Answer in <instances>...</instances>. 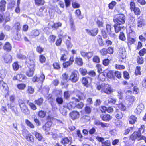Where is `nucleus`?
<instances>
[{"label": "nucleus", "instance_id": "obj_1", "mask_svg": "<svg viewBox=\"0 0 146 146\" xmlns=\"http://www.w3.org/2000/svg\"><path fill=\"white\" fill-rule=\"evenodd\" d=\"M84 96L83 94L82 93H80L76 95V97H72L71 99L73 100L72 102H70L67 104L66 106L67 108L69 110L73 109L75 106V104H74V102H79L80 100H84Z\"/></svg>", "mask_w": 146, "mask_h": 146}, {"label": "nucleus", "instance_id": "obj_2", "mask_svg": "<svg viewBox=\"0 0 146 146\" xmlns=\"http://www.w3.org/2000/svg\"><path fill=\"white\" fill-rule=\"evenodd\" d=\"M27 66L29 67V69L26 72V74L29 77H31L33 76L34 71V64L33 61V60H29L28 61L27 60Z\"/></svg>", "mask_w": 146, "mask_h": 146}, {"label": "nucleus", "instance_id": "obj_3", "mask_svg": "<svg viewBox=\"0 0 146 146\" xmlns=\"http://www.w3.org/2000/svg\"><path fill=\"white\" fill-rule=\"evenodd\" d=\"M125 17L123 14H119L115 15L114 17L113 21L119 24L123 25L125 22Z\"/></svg>", "mask_w": 146, "mask_h": 146}, {"label": "nucleus", "instance_id": "obj_4", "mask_svg": "<svg viewBox=\"0 0 146 146\" xmlns=\"http://www.w3.org/2000/svg\"><path fill=\"white\" fill-rule=\"evenodd\" d=\"M19 104L21 111L27 115H29L30 112L24 101L21 99L19 100Z\"/></svg>", "mask_w": 146, "mask_h": 146}, {"label": "nucleus", "instance_id": "obj_5", "mask_svg": "<svg viewBox=\"0 0 146 146\" xmlns=\"http://www.w3.org/2000/svg\"><path fill=\"white\" fill-rule=\"evenodd\" d=\"M103 85L102 88L101 90V92L110 94L113 92V89L111 88L110 85L104 84Z\"/></svg>", "mask_w": 146, "mask_h": 146}, {"label": "nucleus", "instance_id": "obj_6", "mask_svg": "<svg viewBox=\"0 0 146 146\" xmlns=\"http://www.w3.org/2000/svg\"><path fill=\"white\" fill-rule=\"evenodd\" d=\"M60 142L64 146H69L72 143V139L71 137H64L62 139Z\"/></svg>", "mask_w": 146, "mask_h": 146}, {"label": "nucleus", "instance_id": "obj_7", "mask_svg": "<svg viewBox=\"0 0 146 146\" xmlns=\"http://www.w3.org/2000/svg\"><path fill=\"white\" fill-rule=\"evenodd\" d=\"M141 136L140 133H139L137 132H135L132 134L130 136V138L131 140L132 141H134L135 139L139 141L141 140Z\"/></svg>", "mask_w": 146, "mask_h": 146}, {"label": "nucleus", "instance_id": "obj_8", "mask_svg": "<svg viewBox=\"0 0 146 146\" xmlns=\"http://www.w3.org/2000/svg\"><path fill=\"white\" fill-rule=\"evenodd\" d=\"M69 116L73 120H75L78 119L80 117L79 113L76 111H73L70 112L69 114Z\"/></svg>", "mask_w": 146, "mask_h": 146}, {"label": "nucleus", "instance_id": "obj_9", "mask_svg": "<svg viewBox=\"0 0 146 146\" xmlns=\"http://www.w3.org/2000/svg\"><path fill=\"white\" fill-rule=\"evenodd\" d=\"M86 31L89 35L92 36H96L98 32V29L97 28H94L91 30L86 29Z\"/></svg>", "mask_w": 146, "mask_h": 146}, {"label": "nucleus", "instance_id": "obj_10", "mask_svg": "<svg viewBox=\"0 0 146 146\" xmlns=\"http://www.w3.org/2000/svg\"><path fill=\"white\" fill-rule=\"evenodd\" d=\"M77 72H73L70 75V80L73 82H75L78 80L79 77L77 75Z\"/></svg>", "mask_w": 146, "mask_h": 146}, {"label": "nucleus", "instance_id": "obj_11", "mask_svg": "<svg viewBox=\"0 0 146 146\" xmlns=\"http://www.w3.org/2000/svg\"><path fill=\"white\" fill-rule=\"evenodd\" d=\"M114 27L115 31L116 33L119 32L121 30L124 29V27L122 24H119L117 23L114 25Z\"/></svg>", "mask_w": 146, "mask_h": 146}, {"label": "nucleus", "instance_id": "obj_12", "mask_svg": "<svg viewBox=\"0 0 146 146\" xmlns=\"http://www.w3.org/2000/svg\"><path fill=\"white\" fill-rule=\"evenodd\" d=\"M100 117L104 121H109L111 119V117L108 114H102L100 115Z\"/></svg>", "mask_w": 146, "mask_h": 146}, {"label": "nucleus", "instance_id": "obj_13", "mask_svg": "<svg viewBox=\"0 0 146 146\" xmlns=\"http://www.w3.org/2000/svg\"><path fill=\"white\" fill-rule=\"evenodd\" d=\"M52 125V123L50 121L47 122L42 127L43 130L44 131H49L50 129V127Z\"/></svg>", "mask_w": 146, "mask_h": 146}, {"label": "nucleus", "instance_id": "obj_14", "mask_svg": "<svg viewBox=\"0 0 146 146\" xmlns=\"http://www.w3.org/2000/svg\"><path fill=\"white\" fill-rule=\"evenodd\" d=\"M6 4V1L5 0H1L0 2V10L1 12L5 11V5Z\"/></svg>", "mask_w": 146, "mask_h": 146}, {"label": "nucleus", "instance_id": "obj_15", "mask_svg": "<svg viewBox=\"0 0 146 146\" xmlns=\"http://www.w3.org/2000/svg\"><path fill=\"white\" fill-rule=\"evenodd\" d=\"M144 21L142 17H139L138 18L137 25L138 27H141L144 26Z\"/></svg>", "mask_w": 146, "mask_h": 146}, {"label": "nucleus", "instance_id": "obj_16", "mask_svg": "<svg viewBox=\"0 0 146 146\" xmlns=\"http://www.w3.org/2000/svg\"><path fill=\"white\" fill-rule=\"evenodd\" d=\"M68 38L70 39L69 40H67L66 41V45L67 49L68 50H70L71 48L73 46V44H72L70 40L71 38L69 36H68Z\"/></svg>", "mask_w": 146, "mask_h": 146}, {"label": "nucleus", "instance_id": "obj_17", "mask_svg": "<svg viewBox=\"0 0 146 146\" xmlns=\"http://www.w3.org/2000/svg\"><path fill=\"white\" fill-rule=\"evenodd\" d=\"M137 118L133 115L131 116L129 119V123L130 124H133L137 121Z\"/></svg>", "mask_w": 146, "mask_h": 146}, {"label": "nucleus", "instance_id": "obj_18", "mask_svg": "<svg viewBox=\"0 0 146 146\" xmlns=\"http://www.w3.org/2000/svg\"><path fill=\"white\" fill-rule=\"evenodd\" d=\"M75 62L78 66H82L83 64L82 58L78 56L76 57Z\"/></svg>", "mask_w": 146, "mask_h": 146}, {"label": "nucleus", "instance_id": "obj_19", "mask_svg": "<svg viewBox=\"0 0 146 146\" xmlns=\"http://www.w3.org/2000/svg\"><path fill=\"white\" fill-rule=\"evenodd\" d=\"M4 60L6 63L11 62L12 60L11 56L9 54H6L4 57Z\"/></svg>", "mask_w": 146, "mask_h": 146}, {"label": "nucleus", "instance_id": "obj_20", "mask_svg": "<svg viewBox=\"0 0 146 146\" xmlns=\"http://www.w3.org/2000/svg\"><path fill=\"white\" fill-rule=\"evenodd\" d=\"M91 78L88 77H83L82 79V82L84 86H86L88 83L89 80Z\"/></svg>", "mask_w": 146, "mask_h": 146}, {"label": "nucleus", "instance_id": "obj_21", "mask_svg": "<svg viewBox=\"0 0 146 146\" xmlns=\"http://www.w3.org/2000/svg\"><path fill=\"white\" fill-rule=\"evenodd\" d=\"M3 48L5 51H9L11 49V47L10 45V44L8 42L5 43L3 46Z\"/></svg>", "mask_w": 146, "mask_h": 146}, {"label": "nucleus", "instance_id": "obj_22", "mask_svg": "<svg viewBox=\"0 0 146 146\" xmlns=\"http://www.w3.org/2000/svg\"><path fill=\"white\" fill-rule=\"evenodd\" d=\"M67 108L64 106L61 107L60 109V113L64 115H66L67 114Z\"/></svg>", "mask_w": 146, "mask_h": 146}, {"label": "nucleus", "instance_id": "obj_23", "mask_svg": "<svg viewBox=\"0 0 146 146\" xmlns=\"http://www.w3.org/2000/svg\"><path fill=\"white\" fill-rule=\"evenodd\" d=\"M144 109L143 105L141 103L139 104L137 106L136 110L137 111V113H140L142 110Z\"/></svg>", "mask_w": 146, "mask_h": 146}, {"label": "nucleus", "instance_id": "obj_24", "mask_svg": "<svg viewBox=\"0 0 146 146\" xmlns=\"http://www.w3.org/2000/svg\"><path fill=\"white\" fill-rule=\"evenodd\" d=\"M40 34L39 31L37 30H33L31 33V35L33 37L38 36Z\"/></svg>", "mask_w": 146, "mask_h": 146}, {"label": "nucleus", "instance_id": "obj_25", "mask_svg": "<svg viewBox=\"0 0 146 146\" xmlns=\"http://www.w3.org/2000/svg\"><path fill=\"white\" fill-rule=\"evenodd\" d=\"M108 70H105V72H107L106 75L107 76L110 78H112L113 77L114 72L112 70H110L108 72Z\"/></svg>", "mask_w": 146, "mask_h": 146}, {"label": "nucleus", "instance_id": "obj_26", "mask_svg": "<svg viewBox=\"0 0 146 146\" xmlns=\"http://www.w3.org/2000/svg\"><path fill=\"white\" fill-rule=\"evenodd\" d=\"M0 87L1 89L5 90L7 89V84L3 81H1L0 82Z\"/></svg>", "mask_w": 146, "mask_h": 146}, {"label": "nucleus", "instance_id": "obj_27", "mask_svg": "<svg viewBox=\"0 0 146 146\" xmlns=\"http://www.w3.org/2000/svg\"><path fill=\"white\" fill-rule=\"evenodd\" d=\"M65 52L67 53V52L65 50H61V54L62 56L61 57L60 59L61 60L65 61L66 60L67 58V56L64 53V54H62V53H64Z\"/></svg>", "mask_w": 146, "mask_h": 146}, {"label": "nucleus", "instance_id": "obj_28", "mask_svg": "<svg viewBox=\"0 0 146 146\" xmlns=\"http://www.w3.org/2000/svg\"><path fill=\"white\" fill-rule=\"evenodd\" d=\"M62 25V23L60 22L54 23L51 26V27L54 28V29H57L59 27H61Z\"/></svg>", "mask_w": 146, "mask_h": 146}, {"label": "nucleus", "instance_id": "obj_29", "mask_svg": "<svg viewBox=\"0 0 146 146\" xmlns=\"http://www.w3.org/2000/svg\"><path fill=\"white\" fill-rule=\"evenodd\" d=\"M97 40L99 45L100 46H102L103 45V42L101 36L99 35L98 36L97 38Z\"/></svg>", "mask_w": 146, "mask_h": 146}, {"label": "nucleus", "instance_id": "obj_30", "mask_svg": "<svg viewBox=\"0 0 146 146\" xmlns=\"http://www.w3.org/2000/svg\"><path fill=\"white\" fill-rule=\"evenodd\" d=\"M43 101V100L42 98H40L39 99L35 100V104H36L38 106H40L42 103Z\"/></svg>", "mask_w": 146, "mask_h": 146}, {"label": "nucleus", "instance_id": "obj_31", "mask_svg": "<svg viewBox=\"0 0 146 146\" xmlns=\"http://www.w3.org/2000/svg\"><path fill=\"white\" fill-rule=\"evenodd\" d=\"M25 122L27 125L31 128H34V126L33 124L28 119L25 120Z\"/></svg>", "mask_w": 146, "mask_h": 146}, {"label": "nucleus", "instance_id": "obj_32", "mask_svg": "<svg viewBox=\"0 0 146 146\" xmlns=\"http://www.w3.org/2000/svg\"><path fill=\"white\" fill-rule=\"evenodd\" d=\"M46 114V112L43 111H40L38 113V116L41 118L44 117Z\"/></svg>", "mask_w": 146, "mask_h": 146}, {"label": "nucleus", "instance_id": "obj_33", "mask_svg": "<svg viewBox=\"0 0 146 146\" xmlns=\"http://www.w3.org/2000/svg\"><path fill=\"white\" fill-rule=\"evenodd\" d=\"M79 71L82 75H85L87 74V71L85 68H81L79 69Z\"/></svg>", "mask_w": 146, "mask_h": 146}, {"label": "nucleus", "instance_id": "obj_34", "mask_svg": "<svg viewBox=\"0 0 146 146\" xmlns=\"http://www.w3.org/2000/svg\"><path fill=\"white\" fill-rule=\"evenodd\" d=\"M35 135L37 139L39 141L42 140L43 138L42 135L38 132H35Z\"/></svg>", "mask_w": 146, "mask_h": 146}, {"label": "nucleus", "instance_id": "obj_35", "mask_svg": "<svg viewBox=\"0 0 146 146\" xmlns=\"http://www.w3.org/2000/svg\"><path fill=\"white\" fill-rule=\"evenodd\" d=\"M13 67L14 70H17L19 68V65L18 64V62H15L13 64Z\"/></svg>", "mask_w": 146, "mask_h": 146}, {"label": "nucleus", "instance_id": "obj_36", "mask_svg": "<svg viewBox=\"0 0 146 146\" xmlns=\"http://www.w3.org/2000/svg\"><path fill=\"white\" fill-rule=\"evenodd\" d=\"M116 117L117 119H121L123 117V114L121 112H117L116 116Z\"/></svg>", "mask_w": 146, "mask_h": 146}, {"label": "nucleus", "instance_id": "obj_37", "mask_svg": "<svg viewBox=\"0 0 146 146\" xmlns=\"http://www.w3.org/2000/svg\"><path fill=\"white\" fill-rule=\"evenodd\" d=\"M106 29L107 31V33L111 32L112 31L113 29L111 28V25L109 24H107L106 25Z\"/></svg>", "mask_w": 146, "mask_h": 146}, {"label": "nucleus", "instance_id": "obj_38", "mask_svg": "<svg viewBox=\"0 0 146 146\" xmlns=\"http://www.w3.org/2000/svg\"><path fill=\"white\" fill-rule=\"evenodd\" d=\"M102 145V146H111V144L110 141L107 140L103 142Z\"/></svg>", "mask_w": 146, "mask_h": 146}, {"label": "nucleus", "instance_id": "obj_39", "mask_svg": "<svg viewBox=\"0 0 146 146\" xmlns=\"http://www.w3.org/2000/svg\"><path fill=\"white\" fill-rule=\"evenodd\" d=\"M35 4L38 5H43L44 3V0H35Z\"/></svg>", "mask_w": 146, "mask_h": 146}, {"label": "nucleus", "instance_id": "obj_40", "mask_svg": "<svg viewBox=\"0 0 146 146\" xmlns=\"http://www.w3.org/2000/svg\"><path fill=\"white\" fill-rule=\"evenodd\" d=\"M93 61L94 62L99 63L100 62V58L98 56H94L93 58Z\"/></svg>", "mask_w": 146, "mask_h": 146}, {"label": "nucleus", "instance_id": "obj_41", "mask_svg": "<svg viewBox=\"0 0 146 146\" xmlns=\"http://www.w3.org/2000/svg\"><path fill=\"white\" fill-rule=\"evenodd\" d=\"M38 78L39 82L42 83L45 78L44 75L43 73L41 74Z\"/></svg>", "mask_w": 146, "mask_h": 146}, {"label": "nucleus", "instance_id": "obj_42", "mask_svg": "<svg viewBox=\"0 0 146 146\" xmlns=\"http://www.w3.org/2000/svg\"><path fill=\"white\" fill-rule=\"evenodd\" d=\"M119 39L122 41H125L126 39V38L123 32L120 33L119 36Z\"/></svg>", "mask_w": 146, "mask_h": 146}, {"label": "nucleus", "instance_id": "obj_43", "mask_svg": "<svg viewBox=\"0 0 146 146\" xmlns=\"http://www.w3.org/2000/svg\"><path fill=\"white\" fill-rule=\"evenodd\" d=\"M107 49L105 48H103L100 51V52L103 56L106 55L107 54Z\"/></svg>", "mask_w": 146, "mask_h": 146}, {"label": "nucleus", "instance_id": "obj_44", "mask_svg": "<svg viewBox=\"0 0 146 146\" xmlns=\"http://www.w3.org/2000/svg\"><path fill=\"white\" fill-rule=\"evenodd\" d=\"M56 100L58 104H62L63 102L62 98L59 97H58L56 98Z\"/></svg>", "mask_w": 146, "mask_h": 146}, {"label": "nucleus", "instance_id": "obj_45", "mask_svg": "<svg viewBox=\"0 0 146 146\" xmlns=\"http://www.w3.org/2000/svg\"><path fill=\"white\" fill-rule=\"evenodd\" d=\"M108 102L109 103L111 104H114L116 102V100L115 98H109L108 100Z\"/></svg>", "mask_w": 146, "mask_h": 146}, {"label": "nucleus", "instance_id": "obj_46", "mask_svg": "<svg viewBox=\"0 0 146 146\" xmlns=\"http://www.w3.org/2000/svg\"><path fill=\"white\" fill-rule=\"evenodd\" d=\"M75 13L77 15V16L80 19H81L83 17L81 15V11L79 9L77 10L75 12Z\"/></svg>", "mask_w": 146, "mask_h": 146}, {"label": "nucleus", "instance_id": "obj_47", "mask_svg": "<svg viewBox=\"0 0 146 146\" xmlns=\"http://www.w3.org/2000/svg\"><path fill=\"white\" fill-rule=\"evenodd\" d=\"M145 127L144 125H142L141 127L139 129L137 132L139 133H140L141 134V133H143L144 132Z\"/></svg>", "mask_w": 146, "mask_h": 146}, {"label": "nucleus", "instance_id": "obj_48", "mask_svg": "<svg viewBox=\"0 0 146 146\" xmlns=\"http://www.w3.org/2000/svg\"><path fill=\"white\" fill-rule=\"evenodd\" d=\"M70 25L71 27V29L72 31H74L76 30L75 26L74 24V23L72 21H70Z\"/></svg>", "mask_w": 146, "mask_h": 146}, {"label": "nucleus", "instance_id": "obj_49", "mask_svg": "<svg viewBox=\"0 0 146 146\" xmlns=\"http://www.w3.org/2000/svg\"><path fill=\"white\" fill-rule=\"evenodd\" d=\"M85 111L87 114H89L91 112V108L90 107L86 106L85 108Z\"/></svg>", "mask_w": 146, "mask_h": 146}, {"label": "nucleus", "instance_id": "obj_50", "mask_svg": "<svg viewBox=\"0 0 146 146\" xmlns=\"http://www.w3.org/2000/svg\"><path fill=\"white\" fill-rule=\"evenodd\" d=\"M44 48L40 46H37L36 48V51L39 54H41L43 51Z\"/></svg>", "mask_w": 146, "mask_h": 146}, {"label": "nucleus", "instance_id": "obj_51", "mask_svg": "<svg viewBox=\"0 0 146 146\" xmlns=\"http://www.w3.org/2000/svg\"><path fill=\"white\" fill-rule=\"evenodd\" d=\"M137 62L140 64H143L144 62L141 56H138L137 59Z\"/></svg>", "mask_w": 146, "mask_h": 146}, {"label": "nucleus", "instance_id": "obj_52", "mask_svg": "<svg viewBox=\"0 0 146 146\" xmlns=\"http://www.w3.org/2000/svg\"><path fill=\"white\" fill-rule=\"evenodd\" d=\"M84 106L83 103L82 102L78 103V104H75V107L78 109H82Z\"/></svg>", "mask_w": 146, "mask_h": 146}, {"label": "nucleus", "instance_id": "obj_53", "mask_svg": "<svg viewBox=\"0 0 146 146\" xmlns=\"http://www.w3.org/2000/svg\"><path fill=\"white\" fill-rule=\"evenodd\" d=\"M15 27L17 31L20 30L21 29L20 24L18 22H17L15 24Z\"/></svg>", "mask_w": 146, "mask_h": 146}, {"label": "nucleus", "instance_id": "obj_54", "mask_svg": "<svg viewBox=\"0 0 146 146\" xmlns=\"http://www.w3.org/2000/svg\"><path fill=\"white\" fill-rule=\"evenodd\" d=\"M26 85L24 84H19L17 85L18 88L21 90H23L25 89L26 87Z\"/></svg>", "mask_w": 146, "mask_h": 146}, {"label": "nucleus", "instance_id": "obj_55", "mask_svg": "<svg viewBox=\"0 0 146 146\" xmlns=\"http://www.w3.org/2000/svg\"><path fill=\"white\" fill-rule=\"evenodd\" d=\"M134 11V13L137 15H140V10L139 8L137 7L135 8L133 10Z\"/></svg>", "mask_w": 146, "mask_h": 146}, {"label": "nucleus", "instance_id": "obj_56", "mask_svg": "<svg viewBox=\"0 0 146 146\" xmlns=\"http://www.w3.org/2000/svg\"><path fill=\"white\" fill-rule=\"evenodd\" d=\"M56 37V36L54 35H50L49 37L50 42L51 43H54L55 41Z\"/></svg>", "mask_w": 146, "mask_h": 146}, {"label": "nucleus", "instance_id": "obj_57", "mask_svg": "<svg viewBox=\"0 0 146 146\" xmlns=\"http://www.w3.org/2000/svg\"><path fill=\"white\" fill-rule=\"evenodd\" d=\"M123 142L125 143V145H127L128 142L131 141L130 138H129L127 137H124L123 139Z\"/></svg>", "mask_w": 146, "mask_h": 146}, {"label": "nucleus", "instance_id": "obj_58", "mask_svg": "<svg viewBox=\"0 0 146 146\" xmlns=\"http://www.w3.org/2000/svg\"><path fill=\"white\" fill-rule=\"evenodd\" d=\"M58 34L59 36L62 37H64L66 35V33H64L62 30H60L58 32Z\"/></svg>", "mask_w": 146, "mask_h": 146}, {"label": "nucleus", "instance_id": "obj_59", "mask_svg": "<svg viewBox=\"0 0 146 146\" xmlns=\"http://www.w3.org/2000/svg\"><path fill=\"white\" fill-rule=\"evenodd\" d=\"M141 68L140 67L137 66L136 68L135 73L136 75H141V73L140 71Z\"/></svg>", "mask_w": 146, "mask_h": 146}, {"label": "nucleus", "instance_id": "obj_60", "mask_svg": "<svg viewBox=\"0 0 146 146\" xmlns=\"http://www.w3.org/2000/svg\"><path fill=\"white\" fill-rule=\"evenodd\" d=\"M39 60L40 62L43 63L45 62L46 58L43 55H40L39 56Z\"/></svg>", "mask_w": 146, "mask_h": 146}, {"label": "nucleus", "instance_id": "obj_61", "mask_svg": "<svg viewBox=\"0 0 146 146\" xmlns=\"http://www.w3.org/2000/svg\"><path fill=\"white\" fill-rule=\"evenodd\" d=\"M146 49L145 48H143L139 52V54L140 56H143L146 53Z\"/></svg>", "mask_w": 146, "mask_h": 146}, {"label": "nucleus", "instance_id": "obj_62", "mask_svg": "<svg viewBox=\"0 0 146 146\" xmlns=\"http://www.w3.org/2000/svg\"><path fill=\"white\" fill-rule=\"evenodd\" d=\"M107 53L110 54H112L113 52V49L112 47H109L107 49Z\"/></svg>", "mask_w": 146, "mask_h": 146}, {"label": "nucleus", "instance_id": "obj_63", "mask_svg": "<svg viewBox=\"0 0 146 146\" xmlns=\"http://www.w3.org/2000/svg\"><path fill=\"white\" fill-rule=\"evenodd\" d=\"M27 91L29 93L32 94L34 93V89L31 86H29Z\"/></svg>", "mask_w": 146, "mask_h": 146}, {"label": "nucleus", "instance_id": "obj_64", "mask_svg": "<svg viewBox=\"0 0 146 146\" xmlns=\"http://www.w3.org/2000/svg\"><path fill=\"white\" fill-rule=\"evenodd\" d=\"M110 62V60L108 59H104L103 61V64L104 66H107Z\"/></svg>", "mask_w": 146, "mask_h": 146}]
</instances>
